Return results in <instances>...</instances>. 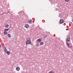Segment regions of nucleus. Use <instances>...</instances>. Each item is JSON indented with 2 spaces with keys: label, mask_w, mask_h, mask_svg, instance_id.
I'll return each mask as SVG.
<instances>
[{
  "label": "nucleus",
  "mask_w": 73,
  "mask_h": 73,
  "mask_svg": "<svg viewBox=\"0 0 73 73\" xmlns=\"http://www.w3.org/2000/svg\"><path fill=\"white\" fill-rule=\"evenodd\" d=\"M1 47V46L0 44V48Z\"/></svg>",
  "instance_id": "19"
},
{
  "label": "nucleus",
  "mask_w": 73,
  "mask_h": 73,
  "mask_svg": "<svg viewBox=\"0 0 73 73\" xmlns=\"http://www.w3.org/2000/svg\"><path fill=\"white\" fill-rule=\"evenodd\" d=\"M70 43H67V45L68 47V48H69L70 46Z\"/></svg>",
  "instance_id": "8"
},
{
  "label": "nucleus",
  "mask_w": 73,
  "mask_h": 73,
  "mask_svg": "<svg viewBox=\"0 0 73 73\" xmlns=\"http://www.w3.org/2000/svg\"><path fill=\"white\" fill-rule=\"evenodd\" d=\"M16 70L17 71H19L20 70V68L19 66L17 67L16 68Z\"/></svg>",
  "instance_id": "6"
},
{
  "label": "nucleus",
  "mask_w": 73,
  "mask_h": 73,
  "mask_svg": "<svg viewBox=\"0 0 73 73\" xmlns=\"http://www.w3.org/2000/svg\"><path fill=\"white\" fill-rule=\"evenodd\" d=\"M70 38H68L67 39L66 41L67 42H68V41H70Z\"/></svg>",
  "instance_id": "9"
},
{
  "label": "nucleus",
  "mask_w": 73,
  "mask_h": 73,
  "mask_svg": "<svg viewBox=\"0 0 73 73\" xmlns=\"http://www.w3.org/2000/svg\"><path fill=\"white\" fill-rule=\"evenodd\" d=\"M72 22H73V19L72 20Z\"/></svg>",
  "instance_id": "20"
},
{
  "label": "nucleus",
  "mask_w": 73,
  "mask_h": 73,
  "mask_svg": "<svg viewBox=\"0 0 73 73\" xmlns=\"http://www.w3.org/2000/svg\"><path fill=\"white\" fill-rule=\"evenodd\" d=\"M8 27H9V25H5V28H8Z\"/></svg>",
  "instance_id": "13"
},
{
  "label": "nucleus",
  "mask_w": 73,
  "mask_h": 73,
  "mask_svg": "<svg viewBox=\"0 0 73 73\" xmlns=\"http://www.w3.org/2000/svg\"><path fill=\"white\" fill-rule=\"evenodd\" d=\"M8 37H11V35L10 34H9L8 35Z\"/></svg>",
  "instance_id": "15"
},
{
  "label": "nucleus",
  "mask_w": 73,
  "mask_h": 73,
  "mask_svg": "<svg viewBox=\"0 0 73 73\" xmlns=\"http://www.w3.org/2000/svg\"><path fill=\"white\" fill-rule=\"evenodd\" d=\"M64 22V20L62 19H60V24H62Z\"/></svg>",
  "instance_id": "3"
},
{
  "label": "nucleus",
  "mask_w": 73,
  "mask_h": 73,
  "mask_svg": "<svg viewBox=\"0 0 73 73\" xmlns=\"http://www.w3.org/2000/svg\"><path fill=\"white\" fill-rule=\"evenodd\" d=\"M4 49L5 52L6 53H7L8 55H9V54H10V52L9 51H7V49L6 47H5L4 48Z\"/></svg>",
  "instance_id": "1"
},
{
  "label": "nucleus",
  "mask_w": 73,
  "mask_h": 73,
  "mask_svg": "<svg viewBox=\"0 0 73 73\" xmlns=\"http://www.w3.org/2000/svg\"><path fill=\"white\" fill-rule=\"evenodd\" d=\"M47 36L48 35H46L44 36V37H43V38H46L47 37Z\"/></svg>",
  "instance_id": "14"
},
{
  "label": "nucleus",
  "mask_w": 73,
  "mask_h": 73,
  "mask_svg": "<svg viewBox=\"0 0 73 73\" xmlns=\"http://www.w3.org/2000/svg\"><path fill=\"white\" fill-rule=\"evenodd\" d=\"M28 23L29 24H32V20H30L29 21Z\"/></svg>",
  "instance_id": "7"
},
{
  "label": "nucleus",
  "mask_w": 73,
  "mask_h": 73,
  "mask_svg": "<svg viewBox=\"0 0 73 73\" xmlns=\"http://www.w3.org/2000/svg\"><path fill=\"white\" fill-rule=\"evenodd\" d=\"M25 28H29V25L28 24H26L25 25Z\"/></svg>",
  "instance_id": "5"
},
{
  "label": "nucleus",
  "mask_w": 73,
  "mask_h": 73,
  "mask_svg": "<svg viewBox=\"0 0 73 73\" xmlns=\"http://www.w3.org/2000/svg\"><path fill=\"white\" fill-rule=\"evenodd\" d=\"M69 0H65V1H66V2H68V1H69Z\"/></svg>",
  "instance_id": "18"
},
{
  "label": "nucleus",
  "mask_w": 73,
  "mask_h": 73,
  "mask_svg": "<svg viewBox=\"0 0 73 73\" xmlns=\"http://www.w3.org/2000/svg\"><path fill=\"white\" fill-rule=\"evenodd\" d=\"M41 40H42V39H41V38H40V39H38L37 40V42H40L41 41Z\"/></svg>",
  "instance_id": "4"
},
{
  "label": "nucleus",
  "mask_w": 73,
  "mask_h": 73,
  "mask_svg": "<svg viewBox=\"0 0 73 73\" xmlns=\"http://www.w3.org/2000/svg\"><path fill=\"white\" fill-rule=\"evenodd\" d=\"M9 30V29H5L4 30V31H8Z\"/></svg>",
  "instance_id": "12"
},
{
  "label": "nucleus",
  "mask_w": 73,
  "mask_h": 73,
  "mask_svg": "<svg viewBox=\"0 0 73 73\" xmlns=\"http://www.w3.org/2000/svg\"><path fill=\"white\" fill-rule=\"evenodd\" d=\"M48 73H55L53 71H51L50 72H49Z\"/></svg>",
  "instance_id": "16"
},
{
  "label": "nucleus",
  "mask_w": 73,
  "mask_h": 73,
  "mask_svg": "<svg viewBox=\"0 0 73 73\" xmlns=\"http://www.w3.org/2000/svg\"><path fill=\"white\" fill-rule=\"evenodd\" d=\"M3 33L4 35H7V34L8 33L6 31H4Z\"/></svg>",
  "instance_id": "10"
},
{
  "label": "nucleus",
  "mask_w": 73,
  "mask_h": 73,
  "mask_svg": "<svg viewBox=\"0 0 73 73\" xmlns=\"http://www.w3.org/2000/svg\"><path fill=\"white\" fill-rule=\"evenodd\" d=\"M31 42L30 40L29 39L27 40V41L26 42V44H31Z\"/></svg>",
  "instance_id": "2"
},
{
  "label": "nucleus",
  "mask_w": 73,
  "mask_h": 73,
  "mask_svg": "<svg viewBox=\"0 0 73 73\" xmlns=\"http://www.w3.org/2000/svg\"><path fill=\"white\" fill-rule=\"evenodd\" d=\"M39 46H40V44H36V46L38 47Z\"/></svg>",
  "instance_id": "17"
},
{
  "label": "nucleus",
  "mask_w": 73,
  "mask_h": 73,
  "mask_svg": "<svg viewBox=\"0 0 73 73\" xmlns=\"http://www.w3.org/2000/svg\"><path fill=\"white\" fill-rule=\"evenodd\" d=\"M44 44V42H42L40 43V45H42Z\"/></svg>",
  "instance_id": "11"
}]
</instances>
